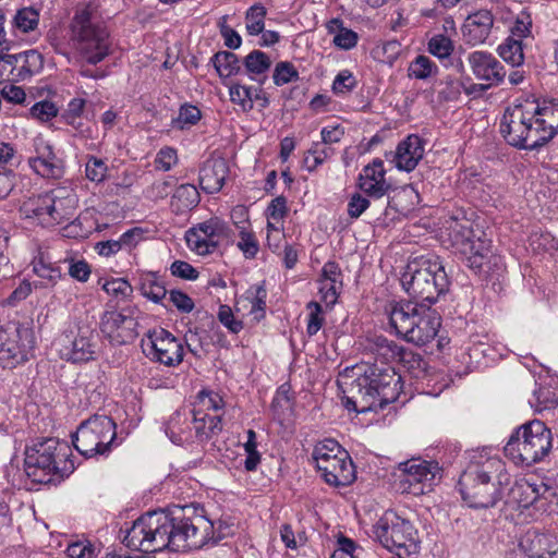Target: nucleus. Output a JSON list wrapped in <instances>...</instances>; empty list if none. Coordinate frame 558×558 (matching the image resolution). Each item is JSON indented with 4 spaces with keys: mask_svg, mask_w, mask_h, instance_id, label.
Listing matches in <instances>:
<instances>
[{
    "mask_svg": "<svg viewBox=\"0 0 558 558\" xmlns=\"http://www.w3.org/2000/svg\"><path fill=\"white\" fill-rule=\"evenodd\" d=\"M230 530L226 521H213L203 507L191 504L141 515L125 530L122 543L143 553L198 550L216 545Z\"/></svg>",
    "mask_w": 558,
    "mask_h": 558,
    "instance_id": "obj_1",
    "label": "nucleus"
},
{
    "mask_svg": "<svg viewBox=\"0 0 558 558\" xmlns=\"http://www.w3.org/2000/svg\"><path fill=\"white\" fill-rule=\"evenodd\" d=\"M558 132V104L525 99L509 106L500 121L505 141L519 149L544 146Z\"/></svg>",
    "mask_w": 558,
    "mask_h": 558,
    "instance_id": "obj_2",
    "label": "nucleus"
},
{
    "mask_svg": "<svg viewBox=\"0 0 558 558\" xmlns=\"http://www.w3.org/2000/svg\"><path fill=\"white\" fill-rule=\"evenodd\" d=\"M510 483L505 463L496 457L472 462L459 480V490L471 508L494 507Z\"/></svg>",
    "mask_w": 558,
    "mask_h": 558,
    "instance_id": "obj_3",
    "label": "nucleus"
},
{
    "mask_svg": "<svg viewBox=\"0 0 558 558\" xmlns=\"http://www.w3.org/2000/svg\"><path fill=\"white\" fill-rule=\"evenodd\" d=\"M446 228L450 246L465 257L468 266L475 274L489 276L504 267V260L492 250V242L475 238L468 219L451 218Z\"/></svg>",
    "mask_w": 558,
    "mask_h": 558,
    "instance_id": "obj_4",
    "label": "nucleus"
},
{
    "mask_svg": "<svg viewBox=\"0 0 558 558\" xmlns=\"http://www.w3.org/2000/svg\"><path fill=\"white\" fill-rule=\"evenodd\" d=\"M401 284L413 303L430 306L449 289V278L438 257L421 256L408 263Z\"/></svg>",
    "mask_w": 558,
    "mask_h": 558,
    "instance_id": "obj_5",
    "label": "nucleus"
},
{
    "mask_svg": "<svg viewBox=\"0 0 558 558\" xmlns=\"http://www.w3.org/2000/svg\"><path fill=\"white\" fill-rule=\"evenodd\" d=\"M389 322L398 336L417 347H423L437 336L441 317L428 305L408 301L391 306Z\"/></svg>",
    "mask_w": 558,
    "mask_h": 558,
    "instance_id": "obj_6",
    "label": "nucleus"
},
{
    "mask_svg": "<svg viewBox=\"0 0 558 558\" xmlns=\"http://www.w3.org/2000/svg\"><path fill=\"white\" fill-rule=\"evenodd\" d=\"M70 449L65 442L54 438H47L26 451L25 473L37 484H49L56 477L63 478L74 470L73 462L69 460Z\"/></svg>",
    "mask_w": 558,
    "mask_h": 558,
    "instance_id": "obj_7",
    "label": "nucleus"
},
{
    "mask_svg": "<svg viewBox=\"0 0 558 558\" xmlns=\"http://www.w3.org/2000/svg\"><path fill=\"white\" fill-rule=\"evenodd\" d=\"M551 448V430L542 421L533 420L515 429L504 451L515 464L530 466L547 457Z\"/></svg>",
    "mask_w": 558,
    "mask_h": 558,
    "instance_id": "obj_8",
    "label": "nucleus"
},
{
    "mask_svg": "<svg viewBox=\"0 0 558 558\" xmlns=\"http://www.w3.org/2000/svg\"><path fill=\"white\" fill-rule=\"evenodd\" d=\"M72 31L88 63L97 64L109 53V33L96 21V7L92 2L76 11Z\"/></svg>",
    "mask_w": 558,
    "mask_h": 558,
    "instance_id": "obj_9",
    "label": "nucleus"
},
{
    "mask_svg": "<svg viewBox=\"0 0 558 558\" xmlns=\"http://www.w3.org/2000/svg\"><path fill=\"white\" fill-rule=\"evenodd\" d=\"M376 539L399 558H408L418 551L417 531L413 524L388 510L374 525Z\"/></svg>",
    "mask_w": 558,
    "mask_h": 558,
    "instance_id": "obj_10",
    "label": "nucleus"
},
{
    "mask_svg": "<svg viewBox=\"0 0 558 558\" xmlns=\"http://www.w3.org/2000/svg\"><path fill=\"white\" fill-rule=\"evenodd\" d=\"M116 427L111 417L94 414L83 421L72 435L73 446L86 458L107 454L117 436Z\"/></svg>",
    "mask_w": 558,
    "mask_h": 558,
    "instance_id": "obj_11",
    "label": "nucleus"
},
{
    "mask_svg": "<svg viewBox=\"0 0 558 558\" xmlns=\"http://www.w3.org/2000/svg\"><path fill=\"white\" fill-rule=\"evenodd\" d=\"M72 198H56L50 193L29 197L20 207L21 215L37 221L43 227H51L70 220L74 216Z\"/></svg>",
    "mask_w": 558,
    "mask_h": 558,
    "instance_id": "obj_12",
    "label": "nucleus"
},
{
    "mask_svg": "<svg viewBox=\"0 0 558 558\" xmlns=\"http://www.w3.org/2000/svg\"><path fill=\"white\" fill-rule=\"evenodd\" d=\"M359 186L366 194V196L377 201L387 196V205L384 211L385 217L389 215L390 210L399 211L397 208V198L410 196L414 193L412 187H403L397 191L390 182L386 180V170L384 161L375 158L371 163L366 165L359 175Z\"/></svg>",
    "mask_w": 558,
    "mask_h": 558,
    "instance_id": "obj_13",
    "label": "nucleus"
},
{
    "mask_svg": "<svg viewBox=\"0 0 558 558\" xmlns=\"http://www.w3.org/2000/svg\"><path fill=\"white\" fill-rule=\"evenodd\" d=\"M35 344L33 330L20 322L0 326V361L13 367L25 362Z\"/></svg>",
    "mask_w": 558,
    "mask_h": 558,
    "instance_id": "obj_14",
    "label": "nucleus"
},
{
    "mask_svg": "<svg viewBox=\"0 0 558 558\" xmlns=\"http://www.w3.org/2000/svg\"><path fill=\"white\" fill-rule=\"evenodd\" d=\"M401 471L398 489L402 494L424 495L432 490L438 468L435 463L421 459H411L400 463Z\"/></svg>",
    "mask_w": 558,
    "mask_h": 558,
    "instance_id": "obj_15",
    "label": "nucleus"
},
{
    "mask_svg": "<svg viewBox=\"0 0 558 558\" xmlns=\"http://www.w3.org/2000/svg\"><path fill=\"white\" fill-rule=\"evenodd\" d=\"M508 558H558V533L529 530L508 551Z\"/></svg>",
    "mask_w": 558,
    "mask_h": 558,
    "instance_id": "obj_16",
    "label": "nucleus"
},
{
    "mask_svg": "<svg viewBox=\"0 0 558 558\" xmlns=\"http://www.w3.org/2000/svg\"><path fill=\"white\" fill-rule=\"evenodd\" d=\"M468 63L474 77L480 81L473 84L471 90L486 92L489 88L501 85L506 78V69L501 62L488 51L476 50L468 56Z\"/></svg>",
    "mask_w": 558,
    "mask_h": 558,
    "instance_id": "obj_17",
    "label": "nucleus"
},
{
    "mask_svg": "<svg viewBox=\"0 0 558 558\" xmlns=\"http://www.w3.org/2000/svg\"><path fill=\"white\" fill-rule=\"evenodd\" d=\"M143 352L151 360L167 366L178 365L183 360V345L171 332L159 328L148 331L142 341Z\"/></svg>",
    "mask_w": 558,
    "mask_h": 558,
    "instance_id": "obj_18",
    "label": "nucleus"
},
{
    "mask_svg": "<svg viewBox=\"0 0 558 558\" xmlns=\"http://www.w3.org/2000/svg\"><path fill=\"white\" fill-rule=\"evenodd\" d=\"M230 229L226 222L218 218H211L198 223L185 233L187 246L198 255L211 254L227 239Z\"/></svg>",
    "mask_w": 558,
    "mask_h": 558,
    "instance_id": "obj_19",
    "label": "nucleus"
},
{
    "mask_svg": "<svg viewBox=\"0 0 558 558\" xmlns=\"http://www.w3.org/2000/svg\"><path fill=\"white\" fill-rule=\"evenodd\" d=\"M137 322L130 308L106 311L100 318V331L114 345L132 342L137 337Z\"/></svg>",
    "mask_w": 558,
    "mask_h": 558,
    "instance_id": "obj_20",
    "label": "nucleus"
},
{
    "mask_svg": "<svg viewBox=\"0 0 558 558\" xmlns=\"http://www.w3.org/2000/svg\"><path fill=\"white\" fill-rule=\"evenodd\" d=\"M44 69V57L35 49L15 54L0 56V77L10 81H25Z\"/></svg>",
    "mask_w": 558,
    "mask_h": 558,
    "instance_id": "obj_21",
    "label": "nucleus"
},
{
    "mask_svg": "<svg viewBox=\"0 0 558 558\" xmlns=\"http://www.w3.org/2000/svg\"><path fill=\"white\" fill-rule=\"evenodd\" d=\"M35 155L28 158L29 167L43 178L59 179L64 172V162L54 151L53 145L39 135L34 138Z\"/></svg>",
    "mask_w": 558,
    "mask_h": 558,
    "instance_id": "obj_22",
    "label": "nucleus"
},
{
    "mask_svg": "<svg viewBox=\"0 0 558 558\" xmlns=\"http://www.w3.org/2000/svg\"><path fill=\"white\" fill-rule=\"evenodd\" d=\"M340 376L351 380L352 384H401L402 381V377L390 365L378 366L364 362L345 367Z\"/></svg>",
    "mask_w": 558,
    "mask_h": 558,
    "instance_id": "obj_23",
    "label": "nucleus"
},
{
    "mask_svg": "<svg viewBox=\"0 0 558 558\" xmlns=\"http://www.w3.org/2000/svg\"><path fill=\"white\" fill-rule=\"evenodd\" d=\"M324 481L331 486H348L356 478L355 466L347 450L342 449L336 459L320 462L317 469Z\"/></svg>",
    "mask_w": 558,
    "mask_h": 558,
    "instance_id": "obj_24",
    "label": "nucleus"
},
{
    "mask_svg": "<svg viewBox=\"0 0 558 558\" xmlns=\"http://www.w3.org/2000/svg\"><path fill=\"white\" fill-rule=\"evenodd\" d=\"M424 153V141L418 135L411 134L398 144L396 151L387 153L386 158L391 156V160L399 170L411 172L416 168Z\"/></svg>",
    "mask_w": 558,
    "mask_h": 558,
    "instance_id": "obj_25",
    "label": "nucleus"
},
{
    "mask_svg": "<svg viewBox=\"0 0 558 558\" xmlns=\"http://www.w3.org/2000/svg\"><path fill=\"white\" fill-rule=\"evenodd\" d=\"M92 330H78L77 336L72 339L65 335L61 341L60 354L63 359L77 362H87L94 359L95 344L92 342Z\"/></svg>",
    "mask_w": 558,
    "mask_h": 558,
    "instance_id": "obj_26",
    "label": "nucleus"
},
{
    "mask_svg": "<svg viewBox=\"0 0 558 558\" xmlns=\"http://www.w3.org/2000/svg\"><path fill=\"white\" fill-rule=\"evenodd\" d=\"M229 174V166L225 158L209 157L199 170V185L208 194L219 192Z\"/></svg>",
    "mask_w": 558,
    "mask_h": 558,
    "instance_id": "obj_27",
    "label": "nucleus"
},
{
    "mask_svg": "<svg viewBox=\"0 0 558 558\" xmlns=\"http://www.w3.org/2000/svg\"><path fill=\"white\" fill-rule=\"evenodd\" d=\"M493 24L494 17L488 10L470 14L462 26L465 41L473 46L483 44L488 38Z\"/></svg>",
    "mask_w": 558,
    "mask_h": 558,
    "instance_id": "obj_28",
    "label": "nucleus"
},
{
    "mask_svg": "<svg viewBox=\"0 0 558 558\" xmlns=\"http://www.w3.org/2000/svg\"><path fill=\"white\" fill-rule=\"evenodd\" d=\"M192 411L183 408L177 410L166 424L165 430L171 441L181 445L192 438Z\"/></svg>",
    "mask_w": 558,
    "mask_h": 558,
    "instance_id": "obj_29",
    "label": "nucleus"
},
{
    "mask_svg": "<svg viewBox=\"0 0 558 558\" xmlns=\"http://www.w3.org/2000/svg\"><path fill=\"white\" fill-rule=\"evenodd\" d=\"M199 201V193L195 185L182 184L174 191L170 205L174 213L180 214L193 209Z\"/></svg>",
    "mask_w": 558,
    "mask_h": 558,
    "instance_id": "obj_30",
    "label": "nucleus"
},
{
    "mask_svg": "<svg viewBox=\"0 0 558 558\" xmlns=\"http://www.w3.org/2000/svg\"><path fill=\"white\" fill-rule=\"evenodd\" d=\"M192 424L199 439H208L222 429L220 415L201 414L199 411H192Z\"/></svg>",
    "mask_w": 558,
    "mask_h": 558,
    "instance_id": "obj_31",
    "label": "nucleus"
},
{
    "mask_svg": "<svg viewBox=\"0 0 558 558\" xmlns=\"http://www.w3.org/2000/svg\"><path fill=\"white\" fill-rule=\"evenodd\" d=\"M140 291L143 296L153 301L154 303H160L167 295L165 282L156 272H145L140 278Z\"/></svg>",
    "mask_w": 558,
    "mask_h": 558,
    "instance_id": "obj_32",
    "label": "nucleus"
},
{
    "mask_svg": "<svg viewBox=\"0 0 558 558\" xmlns=\"http://www.w3.org/2000/svg\"><path fill=\"white\" fill-rule=\"evenodd\" d=\"M33 271L41 279L46 280V287H54L64 276L61 268L50 262L43 253L32 262Z\"/></svg>",
    "mask_w": 558,
    "mask_h": 558,
    "instance_id": "obj_33",
    "label": "nucleus"
},
{
    "mask_svg": "<svg viewBox=\"0 0 558 558\" xmlns=\"http://www.w3.org/2000/svg\"><path fill=\"white\" fill-rule=\"evenodd\" d=\"M539 486L527 481L515 482L510 488V498L521 508H527L539 498Z\"/></svg>",
    "mask_w": 558,
    "mask_h": 558,
    "instance_id": "obj_34",
    "label": "nucleus"
},
{
    "mask_svg": "<svg viewBox=\"0 0 558 558\" xmlns=\"http://www.w3.org/2000/svg\"><path fill=\"white\" fill-rule=\"evenodd\" d=\"M210 62L221 78H228L241 71L238 56L230 51H218L210 58Z\"/></svg>",
    "mask_w": 558,
    "mask_h": 558,
    "instance_id": "obj_35",
    "label": "nucleus"
},
{
    "mask_svg": "<svg viewBox=\"0 0 558 558\" xmlns=\"http://www.w3.org/2000/svg\"><path fill=\"white\" fill-rule=\"evenodd\" d=\"M530 404L536 412L554 409L558 405V393L554 386H538L533 391Z\"/></svg>",
    "mask_w": 558,
    "mask_h": 558,
    "instance_id": "obj_36",
    "label": "nucleus"
},
{
    "mask_svg": "<svg viewBox=\"0 0 558 558\" xmlns=\"http://www.w3.org/2000/svg\"><path fill=\"white\" fill-rule=\"evenodd\" d=\"M499 56L512 66H519L524 62L522 40L509 36L499 47Z\"/></svg>",
    "mask_w": 558,
    "mask_h": 558,
    "instance_id": "obj_37",
    "label": "nucleus"
},
{
    "mask_svg": "<svg viewBox=\"0 0 558 558\" xmlns=\"http://www.w3.org/2000/svg\"><path fill=\"white\" fill-rule=\"evenodd\" d=\"M225 405L223 398L220 393L211 390V389H202L195 398L193 403L192 411H199L202 413H207L209 410H220Z\"/></svg>",
    "mask_w": 558,
    "mask_h": 558,
    "instance_id": "obj_38",
    "label": "nucleus"
},
{
    "mask_svg": "<svg viewBox=\"0 0 558 558\" xmlns=\"http://www.w3.org/2000/svg\"><path fill=\"white\" fill-rule=\"evenodd\" d=\"M267 9L260 2L253 4L245 13V27L251 36H256L263 33L265 27V17Z\"/></svg>",
    "mask_w": 558,
    "mask_h": 558,
    "instance_id": "obj_39",
    "label": "nucleus"
},
{
    "mask_svg": "<svg viewBox=\"0 0 558 558\" xmlns=\"http://www.w3.org/2000/svg\"><path fill=\"white\" fill-rule=\"evenodd\" d=\"M438 66L428 57L420 54L409 65L408 75L416 80H426L437 73Z\"/></svg>",
    "mask_w": 558,
    "mask_h": 558,
    "instance_id": "obj_40",
    "label": "nucleus"
},
{
    "mask_svg": "<svg viewBox=\"0 0 558 558\" xmlns=\"http://www.w3.org/2000/svg\"><path fill=\"white\" fill-rule=\"evenodd\" d=\"M266 298H267V291H266L264 284L252 286L246 291L245 299L248 300L251 303L250 313L253 314L254 318L257 320H259L260 318H264V316H265Z\"/></svg>",
    "mask_w": 558,
    "mask_h": 558,
    "instance_id": "obj_41",
    "label": "nucleus"
},
{
    "mask_svg": "<svg viewBox=\"0 0 558 558\" xmlns=\"http://www.w3.org/2000/svg\"><path fill=\"white\" fill-rule=\"evenodd\" d=\"M343 448L338 444V441L333 439H324L318 442L313 450V459L316 463V468H320V462H328L331 459H336V454L339 456V452Z\"/></svg>",
    "mask_w": 558,
    "mask_h": 558,
    "instance_id": "obj_42",
    "label": "nucleus"
},
{
    "mask_svg": "<svg viewBox=\"0 0 558 558\" xmlns=\"http://www.w3.org/2000/svg\"><path fill=\"white\" fill-rule=\"evenodd\" d=\"M243 63L247 73L260 75L270 69L271 60L265 52L253 50L244 58Z\"/></svg>",
    "mask_w": 558,
    "mask_h": 558,
    "instance_id": "obj_43",
    "label": "nucleus"
},
{
    "mask_svg": "<svg viewBox=\"0 0 558 558\" xmlns=\"http://www.w3.org/2000/svg\"><path fill=\"white\" fill-rule=\"evenodd\" d=\"M39 22V13L32 7L20 9L14 16V25L23 33L34 31Z\"/></svg>",
    "mask_w": 558,
    "mask_h": 558,
    "instance_id": "obj_44",
    "label": "nucleus"
},
{
    "mask_svg": "<svg viewBox=\"0 0 558 558\" xmlns=\"http://www.w3.org/2000/svg\"><path fill=\"white\" fill-rule=\"evenodd\" d=\"M230 99L242 107L244 111L253 109V89L241 84H232L229 87Z\"/></svg>",
    "mask_w": 558,
    "mask_h": 558,
    "instance_id": "obj_45",
    "label": "nucleus"
},
{
    "mask_svg": "<svg viewBox=\"0 0 558 558\" xmlns=\"http://www.w3.org/2000/svg\"><path fill=\"white\" fill-rule=\"evenodd\" d=\"M239 236L240 240L236 244L239 250L246 258H254L259 251V244L254 232L250 228L244 230V227H241Z\"/></svg>",
    "mask_w": 558,
    "mask_h": 558,
    "instance_id": "obj_46",
    "label": "nucleus"
},
{
    "mask_svg": "<svg viewBox=\"0 0 558 558\" xmlns=\"http://www.w3.org/2000/svg\"><path fill=\"white\" fill-rule=\"evenodd\" d=\"M246 459L244 460V468L246 471H255L260 462V454L257 451L256 433L253 429L247 430V439L244 444Z\"/></svg>",
    "mask_w": 558,
    "mask_h": 558,
    "instance_id": "obj_47",
    "label": "nucleus"
},
{
    "mask_svg": "<svg viewBox=\"0 0 558 558\" xmlns=\"http://www.w3.org/2000/svg\"><path fill=\"white\" fill-rule=\"evenodd\" d=\"M272 78L275 85L282 86L284 84L298 81L299 72L292 63L288 61H281L276 64Z\"/></svg>",
    "mask_w": 558,
    "mask_h": 558,
    "instance_id": "obj_48",
    "label": "nucleus"
},
{
    "mask_svg": "<svg viewBox=\"0 0 558 558\" xmlns=\"http://www.w3.org/2000/svg\"><path fill=\"white\" fill-rule=\"evenodd\" d=\"M174 181L172 178L158 180L146 187L144 195L153 202H158L166 198L171 193Z\"/></svg>",
    "mask_w": 558,
    "mask_h": 558,
    "instance_id": "obj_49",
    "label": "nucleus"
},
{
    "mask_svg": "<svg viewBox=\"0 0 558 558\" xmlns=\"http://www.w3.org/2000/svg\"><path fill=\"white\" fill-rule=\"evenodd\" d=\"M102 289L119 300H126L133 292L132 286L123 278H113L102 284Z\"/></svg>",
    "mask_w": 558,
    "mask_h": 558,
    "instance_id": "obj_50",
    "label": "nucleus"
},
{
    "mask_svg": "<svg viewBox=\"0 0 558 558\" xmlns=\"http://www.w3.org/2000/svg\"><path fill=\"white\" fill-rule=\"evenodd\" d=\"M201 119V110L196 106L183 105L179 116L172 121L173 128L183 130L185 126L196 124Z\"/></svg>",
    "mask_w": 558,
    "mask_h": 558,
    "instance_id": "obj_51",
    "label": "nucleus"
},
{
    "mask_svg": "<svg viewBox=\"0 0 558 558\" xmlns=\"http://www.w3.org/2000/svg\"><path fill=\"white\" fill-rule=\"evenodd\" d=\"M428 51L439 59L448 58L453 51V43L445 35H436L428 41Z\"/></svg>",
    "mask_w": 558,
    "mask_h": 558,
    "instance_id": "obj_52",
    "label": "nucleus"
},
{
    "mask_svg": "<svg viewBox=\"0 0 558 558\" xmlns=\"http://www.w3.org/2000/svg\"><path fill=\"white\" fill-rule=\"evenodd\" d=\"M108 167L102 159L90 156L85 165V174L92 182L100 183L106 179Z\"/></svg>",
    "mask_w": 558,
    "mask_h": 558,
    "instance_id": "obj_53",
    "label": "nucleus"
},
{
    "mask_svg": "<svg viewBox=\"0 0 558 558\" xmlns=\"http://www.w3.org/2000/svg\"><path fill=\"white\" fill-rule=\"evenodd\" d=\"M310 310L306 331L310 336L316 335L323 327L325 318L323 316V307L318 302L311 301L307 304Z\"/></svg>",
    "mask_w": 558,
    "mask_h": 558,
    "instance_id": "obj_54",
    "label": "nucleus"
},
{
    "mask_svg": "<svg viewBox=\"0 0 558 558\" xmlns=\"http://www.w3.org/2000/svg\"><path fill=\"white\" fill-rule=\"evenodd\" d=\"M355 86L356 80L352 73L348 70H343L336 76L332 83V90L337 95H345L350 93Z\"/></svg>",
    "mask_w": 558,
    "mask_h": 558,
    "instance_id": "obj_55",
    "label": "nucleus"
},
{
    "mask_svg": "<svg viewBox=\"0 0 558 558\" xmlns=\"http://www.w3.org/2000/svg\"><path fill=\"white\" fill-rule=\"evenodd\" d=\"M178 161L177 150L171 147L161 148L155 158V168L161 171H168Z\"/></svg>",
    "mask_w": 558,
    "mask_h": 558,
    "instance_id": "obj_56",
    "label": "nucleus"
},
{
    "mask_svg": "<svg viewBox=\"0 0 558 558\" xmlns=\"http://www.w3.org/2000/svg\"><path fill=\"white\" fill-rule=\"evenodd\" d=\"M372 205V202L361 195L360 193H354L348 203V215L352 219L359 218L367 208H369Z\"/></svg>",
    "mask_w": 558,
    "mask_h": 558,
    "instance_id": "obj_57",
    "label": "nucleus"
},
{
    "mask_svg": "<svg viewBox=\"0 0 558 558\" xmlns=\"http://www.w3.org/2000/svg\"><path fill=\"white\" fill-rule=\"evenodd\" d=\"M288 214L287 198L278 196L274 198L266 209L267 219L274 221L282 220Z\"/></svg>",
    "mask_w": 558,
    "mask_h": 558,
    "instance_id": "obj_58",
    "label": "nucleus"
},
{
    "mask_svg": "<svg viewBox=\"0 0 558 558\" xmlns=\"http://www.w3.org/2000/svg\"><path fill=\"white\" fill-rule=\"evenodd\" d=\"M442 84L445 87L439 92V97L446 101L458 100L461 95L462 83L457 78L448 76Z\"/></svg>",
    "mask_w": 558,
    "mask_h": 558,
    "instance_id": "obj_59",
    "label": "nucleus"
},
{
    "mask_svg": "<svg viewBox=\"0 0 558 558\" xmlns=\"http://www.w3.org/2000/svg\"><path fill=\"white\" fill-rule=\"evenodd\" d=\"M66 553L70 558H93L95 548L88 541H77L68 545Z\"/></svg>",
    "mask_w": 558,
    "mask_h": 558,
    "instance_id": "obj_60",
    "label": "nucleus"
},
{
    "mask_svg": "<svg viewBox=\"0 0 558 558\" xmlns=\"http://www.w3.org/2000/svg\"><path fill=\"white\" fill-rule=\"evenodd\" d=\"M57 113H58L57 107L54 106L53 102L48 101V100L36 102L31 108V114L40 121H48L51 118L56 117Z\"/></svg>",
    "mask_w": 558,
    "mask_h": 558,
    "instance_id": "obj_61",
    "label": "nucleus"
},
{
    "mask_svg": "<svg viewBox=\"0 0 558 558\" xmlns=\"http://www.w3.org/2000/svg\"><path fill=\"white\" fill-rule=\"evenodd\" d=\"M218 318L219 322L233 333H238L243 328L242 322L235 319L231 307L228 305H220Z\"/></svg>",
    "mask_w": 558,
    "mask_h": 558,
    "instance_id": "obj_62",
    "label": "nucleus"
},
{
    "mask_svg": "<svg viewBox=\"0 0 558 558\" xmlns=\"http://www.w3.org/2000/svg\"><path fill=\"white\" fill-rule=\"evenodd\" d=\"M171 275L185 280H196L198 271L191 264L183 260H175L170 267Z\"/></svg>",
    "mask_w": 558,
    "mask_h": 558,
    "instance_id": "obj_63",
    "label": "nucleus"
},
{
    "mask_svg": "<svg viewBox=\"0 0 558 558\" xmlns=\"http://www.w3.org/2000/svg\"><path fill=\"white\" fill-rule=\"evenodd\" d=\"M342 284L331 283L329 281H320L319 293L322 295V301L327 306H332L337 303L340 289Z\"/></svg>",
    "mask_w": 558,
    "mask_h": 558,
    "instance_id": "obj_64",
    "label": "nucleus"
}]
</instances>
